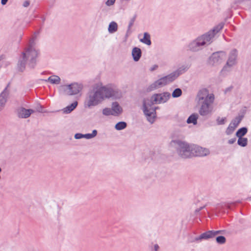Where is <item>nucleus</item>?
<instances>
[{
  "label": "nucleus",
  "mask_w": 251,
  "mask_h": 251,
  "mask_svg": "<svg viewBox=\"0 0 251 251\" xmlns=\"http://www.w3.org/2000/svg\"><path fill=\"white\" fill-rule=\"evenodd\" d=\"M197 99L201 105L199 111L200 114L202 116L210 115L213 110L212 104L214 100V95L209 94L207 89H203L198 93Z\"/></svg>",
  "instance_id": "4"
},
{
  "label": "nucleus",
  "mask_w": 251,
  "mask_h": 251,
  "mask_svg": "<svg viewBox=\"0 0 251 251\" xmlns=\"http://www.w3.org/2000/svg\"><path fill=\"white\" fill-rule=\"evenodd\" d=\"M140 42L147 45H151V41L150 40V34L147 32H145L144 33V37L143 38L140 39Z\"/></svg>",
  "instance_id": "21"
},
{
  "label": "nucleus",
  "mask_w": 251,
  "mask_h": 251,
  "mask_svg": "<svg viewBox=\"0 0 251 251\" xmlns=\"http://www.w3.org/2000/svg\"><path fill=\"white\" fill-rule=\"evenodd\" d=\"M8 93L4 90L0 95V110L4 106L7 100Z\"/></svg>",
  "instance_id": "17"
},
{
  "label": "nucleus",
  "mask_w": 251,
  "mask_h": 251,
  "mask_svg": "<svg viewBox=\"0 0 251 251\" xmlns=\"http://www.w3.org/2000/svg\"><path fill=\"white\" fill-rule=\"evenodd\" d=\"M131 54L133 60L137 62L139 60L141 57V50L137 47L133 48L132 50Z\"/></svg>",
  "instance_id": "16"
},
{
  "label": "nucleus",
  "mask_w": 251,
  "mask_h": 251,
  "mask_svg": "<svg viewBox=\"0 0 251 251\" xmlns=\"http://www.w3.org/2000/svg\"><path fill=\"white\" fill-rule=\"evenodd\" d=\"M134 22V19H132V20H131V21H130V22L128 24V28H130L132 27V26L133 25Z\"/></svg>",
  "instance_id": "35"
},
{
  "label": "nucleus",
  "mask_w": 251,
  "mask_h": 251,
  "mask_svg": "<svg viewBox=\"0 0 251 251\" xmlns=\"http://www.w3.org/2000/svg\"><path fill=\"white\" fill-rule=\"evenodd\" d=\"M97 130L96 129H94L92 131V133H87L83 134L84 138L87 139H90L94 138L97 135Z\"/></svg>",
  "instance_id": "24"
},
{
  "label": "nucleus",
  "mask_w": 251,
  "mask_h": 251,
  "mask_svg": "<svg viewBox=\"0 0 251 251\" xmlns=\"http://www.w3.org/2000/svg\"><path fill=\"white\" fill-rule=\"evenodd\" d=\"M188 66H182L180 67L177 70L171 73L170 74L162 77L153 83H151L148 87L149 91H152L155 89L161 88L166 85L173 82L180 75L185 73L189 68Z\"/></svg>",
  "instance_id": "5"
},
{
  "label": "nucleus",
  "mask_w": 251,
  "mask_h": 251,
  "mask_svg": "<svg viewBox=\"0 0 251 251\" xmlns=\"http://www.w3.org/2000/svg\"><path fill=\"white\" fill-rule=\"evenodd\" d=\"M122 97L121 91L114 85L98 84L88 93L84 106L85 108H91L102 103L106 99L118 100Z\"/></svg>",
  "instance_id": "1"
},
{
  "label": "nucleus",
  "mask_w": 251,
  "mask_h": 251,
  "mask_svg": "<svg viewBox=\"0 0 251 251\" xmlns=\"http://www.w3.org/2000/svg\"><path fill=\"white\" fill-rule=\"evenodd\" d=\"M158 66L157 65H154L153 67H152L151 69H150V71H153L155 70H156Z\"/></svg>",
  "instance_id": "37"
},
{
  "label": "nucleus",
  "mask_w": 251,
  "mask_h": 251,
  "mask_svg": "<svg viewBox=\"0 0 251 251\" xmlns=\"http://www.w3.org/2000/svg\"><path fill=\"white\" fill-rule=\"evenodd\" d=\"M111 108L113 113V116H119L123 112L122 107L117 101L113 102L111 103Z\"/></svg>",
  "instance_id": "13"
},
{
  "label": "nucleus",
  "mask_w": 251,
  "mask_h": 251,
  "mask_svg": "<svg viewBox=\"0 0 251 251\" xmlns=\"http://www.w3.org/2000/svg\"><path fill=\"white\" fill-rule=\"evenodd\" d=\"M249 200L251 201V197L249 198Z\"/></svg>",
  "instance_id": "41"
},
{
  "label": "nucleus",
  "mask_w": 251,
  "mask_h": 251,
  "mask_svg": "<svg viewBox=\"0 0 251 251\" xmlns=\"http://www.w3.org/2000/svg\"><path fill=\"white\" fill-rule=\"evenodd\" d=\"M118 30V25L115 22H111L110 23L108 27V31L110 33H113L116 32Z\"/></svg>",
  "instance_id": "20"
},
{
  "label": "nucleus",
  "mask_w": 251,
  "mask_h": 251,
  "mask_svg": "<svg viewBox=\"0 0 251 251\" xmlns=\"http://www.w3.org/2000/svg\"><path fill=\"white\" fill-rule=\"evenodd\" d=\"M171 145L176 148L178 155L183 158H187L193 156L194 145L180 141H173Z\"/></svg>",
  "instance_id": "7"
},
{
  "label": "nucleus",
  "mask_w": 251,
  "mask_h": 251,
  "mask_svg": "<svg viewBox=\"0 0 251 251\" xmlns=\"http://www.w3.org/2000/svg\"><path fill=\"white\" fill-rule=\"evenodd\" d=\"M247 132V128L246 127H242L239 129L236 132V136L238 137H242Z\"/></svg>",
  "instance_id": "25"
},
{
  "label": "nucleus",
  "mask_w": 251,
  "mask_h": 251,
  "mask_svg": "<svg viewBox=\"0 0 251 251\" xmlns=\"http://www.w3.org/2000/svg\"><path fill=\"white\" fill-rule=\"evenodd\" d=\"M235 141H236L235 138L231 139L228 141V143L230 144H232L234 143L235 142Z\"/></svg>",
  "instance_id": "36"
},
{
  "label": "nucleus",
  "mask_w": 251,
  "mask_h": 251,
  "mask_svg": "<svg viewBox=\"0 0 251 251\" xmlns=\"http://www.w3.org/2000/svg\"><path fill=\"white\" fill-rule=\"evenodd\" d=\"M241 121V118L240 117H236L233 119L230 123L228 127L227 128L226 133L227 135L231 134L234 131L235 128L237 127Z\"/></svg>",
  "instance_id": "12"
},
{
  "label": "nucleus",
  "mask_w": 251,
  "mask_h": 251,
  "mask_svg": "<svg viewBox=\"0 0 251 251\" xmlns=\"http://www.w3.org/2000/svg\"><path fill=\"white\" fill-rule=\"evenodd\" d=\"M82 138H84V136L83 134L81 133H76L75 135V138L76 139H80Z\"/></svg>",
  "instance_id": "33"
},
{
  "label": "nucleus",
  "mask_w": 251,
  "mask_h": 251,
  "mask_svg": "<svg viewBox=\"0 0 251 251\" xmlns=\"http://www.w3.org/2000/svg\"><path fill=\"white\" fill-rule=\"evenodd\" d=\"M154 250L155 251H157L158 250L159 247L157 245H155L154 246Z\"/></svg>",
  "instance_id": "40"
},
{
  "label": "nucleus",
  "mask_w": 251,
  "mask_h": 251,
  "mask_svg": "<svg viewBox=\"0 0 251 251\" xmlns=\"http://www.w3.org/2000/svg\"><path fill=\"white\" fill-rule=\"evenodd\" d=\"M198 118V115L197 114H192L187 120V123L188 124H193L196 125L197 123V119Z\"/></svg>",
  "instance_id": "22"
},
{
  "label": "nucleus",
  "mask_w": 251,
  "mask_h": 251,
  "mask_svg": "<svg viewBox=\"0 0 251 251\" xmlns=\"http://www.w3.org/2000/svg\"><path fill=\"white\" fill-rule=\"evenodd\" d=\"M102 114L105 116H113V113L111 108H104L102 111Z\"/></svg>",
  "instance_id": "27"
},
{
  "label": "nucleus",
  "mask_w": 251,
  "mask_h": 251,
  "mask_svg": "<svg viewBox=\"0 0 251 251\" xmlns=\"http://www.w3.org/2000/svg\"><path fill=\"white\" fill-rule=\"evenodd\" d=\"M7 1H8V0H1V4L5 5L7 3Z\"/></svg>",
  "instance_id": "39"
},
{
  "label": "nucleus",
  "mask_w": 251,
  "mask_h": 251,
  "mask_svg": "<svg viewBox=\"0 0 251 251\" xmlns=\"http://www.w3.org/2000/svg\"><path fill=\"white\" fill-rule=\"evenodd\" d=\"M45 81H48L52 84H59L60 83L61 79L60 78L55 75H53L50 76L48 79L45 80Z\"/></svg>",
  "instance_id": "18"
},
{
  "label": "nucleus",
  "mask_w": 251,
  "mask_h": 251,
  "mask_svg": "<svg viewBox=\"0 0 251 251\" xmlns=\"http://www.w3.org/2000/svg\"><path fill=\"white\" fill-rule=\"evenodd\" d=\"M221 230L217 231H208L201 234L199 237L196 238V240H200L202 239H208L214 237L216 235L220 233Z\"/></svg>",
  "instance_id": "14"
},
{
  "label": "nucleus",
  "mask_w": 251,
  "mask_h": 251,
  "mask_svg": "<svg viewBox=\"0 0 251 251\" xmlns=\"http://www.w3.org/2000/svg\"><path fill=\"white\" fill-rule=\"evenodd\" d=\"M237 57V51L236 50H233L230 52L226 65L224 67L225 69L229 67H232L236 63V59Z\"/></svg>",
  "instance_id": "10"
},
{
  "label": "nucleus",
  "mask_w": 251,
  "mask_h": 251,
  "mask_svg": "<svg viewBox=\"0 0 251 251\" xmlns=\"http://www.w3.org/2000/svg\"><path fill=\"white\" fill-rule=\"evenodd\" d=\"M115 1L116 0H107L105 2V5L107 6H111L114 4Z\"/></svg>",
  "instance_id": "30"
},
{
  "label": "nucleus",
  "mask_w": 251,
  "mask_h": 251,
  "mask_svg": "<svg viewBox=\"0 0 251 251\" xmlns=\"http://www.w3.org/2000/svg\"><path fill=\"white\" fill-rule=\"evenodd\" d=\"M209 153L210 151L208 149L194 145L193 156H205Z\"/></svg>",
  "instance_id": "11"
},
{
  "label": "nucleus",
  "mask_w": 251,
  "mask_h": 251,
  "mask_svg": "<svg viewBox=\"0 0 251 251\" xmlns=\"http://www.w3.org/2000/svg\"><path fill=\"white\" fill-rule=\"evenodd\" d=\"M36 110L39 112H44L43 107L40 104H38L36 107Z\"/></svg>",
  "instance_id": "32"
},
{
  "label": "nucleus",
  "mask_w": 251,
  "mask_h": 251,
  "mask_svg": "<svg viewBox=\"0 0 251 251\" xmlns=\"http://www.w3.org/2000/svg\"><path fill=\"white\" fill-rule=\"evenodd\" d=\"M226 54L223 51H218L212 53L209 57L208 63L210 65L216 66L221 64L226 59Z\"/></svg>",
  "instance_id": "9"
},
{
  "label": "nucleus",
  "mask_w": 251,
  "mask_h": 251,
  "mask_svg": "<svg viewBox=\"0 0 251 251\" xmlns=\"http://www.w3.org/2000/svg\"><path fill=\"white\" fill-rule=\"evenodd\" d=\"M30 4V1L29 0H25L24 2L23 5L25 7H28Z\"/></svg>",
  "instance_id": "34"
},
{
  "label": "nucleus",
  "mask_w": 251,
  "mask_h": 251,
  "mask_svg": "<svg viewBox=\"0 0 251 251\" xmlns=\"http://www.w3.org/2000/svg\"><path fill=\"white\" fill-rule=\"evenodd\" d=\"M182 91L180 89H176L172 93V96L174 98H177L181 95Z\"/></svg>",
  "instance_id": "28"
},
{
  "label": "nucleus",
  "mask_w": 251,
  "mask_h": 251,
  "mask_svg": "<svg viewBox=\"0 0 251 251\" xmlns=\"http://www.w3.org/2000/svg\"><path fill=\"white\" fill-rule=\"evenodd\" d=\"M225 118H218L217 119V122L219 125L224 124H225Z\"/></svg>",
  "instance_id": "31"
},
{
  "label": "nucleus",
  "mask_w": 251,
  "mask_h": 251,
  "mask_svg": "<svg viewBox=\"0 0 251 251\" xmlns=\"http://www.w3.org/2000/svg\"><path fill=\"white\" fill-rule=\"evenodd\" d=\"M130 33H131L130 28H128L126 35V37H127L130 34Z\"/></svg>",
  "instance_id": "38"
},
{
  "label": "nucleus",
  "mask_w": 251,
  "mask_h": 251,
  "mask_svg": "<svg viewBox=\"0 0 251 251\" xmlns=\"http://www.w3.org/2000/svg\"><path fill=\"white\" fill-rule=\"evenodd\" d=\"M216 240L218 243L223 244L226 242V239L224 236H220L216 238Z\"/></svg>",
  "instance_id": "29"
},
{
  "label": "nucleus",
  "mask_w": 251,
  "mask_h": 251,
  "mask_svg": "<svg viewBox=\"0 0 251 251\" xmlns=\"http://www.w3.org/2000/svg\"><path fill=\"white\" fill-rule=\"evenodd\" d=\"M238 144L242 147H245L247 144V139L246 138L238 137Z\"/></svg>",
  "instance_id": "26"
},
{
  "label": "nucleus",
  "mask_w": 251,
  "mask_h": 251,
  "mask_svg": "<svg viewBox=\"0 0 251 251\" xmlns=\"http://www.w3.org/2000/svg\"><path fill=\"white\" fill-rule=\"evenodd\" d=\"M37 51L32 47H30L25 52H23L20 57L18 67L23 71L27 64L31 68H33L36 63V58L37 57Z\"/></svg>",
  "instance_id": "6"
},
{
  "label": "nucleus",
  "mask_w": 251,
  "mask_h": 251,
  "mask_svg": "<svg viewBox=\"0 0 251 251\" xmlns=\"http://www.w3.org/2000/svg\"><path fill=\"white\" fill-rule=\"evenodd\" d=\"M126 126L127 124L126 122H119L115 125V128L117 130H121L125 129Z\"/></svg>",
  "instance_id": "23"
},
{
  "label": "nucleus",
  "mask_w": 251,
  "mask_h": 251,
  "mask_svg": "<svg viewBox=\"0 0 251 251\" xmlns=\"http://www.w3.org/2000/svg\"><path fill=\"white\" fill-rule=\"evenodd\" d=\"M170 97V93L164 92L161 94H155L150 99H147L143 101V112L147 120L152 124L156 117L155 109L152 106L154 104H160L166 102Z\"/></svg>",
  "instance_id": "2"
},
{
  "label": "nucleus",
  "mask_w": 251,
  "mask_h": 251,
  "mask_svg": "<svg viewBox=\"0 0 251 251\" xmlns=\"http://www.w3.org/2000/svg\"><path fill=\"white\" fill-rule=\"evenodd\" d=\"M60 88L67 95H74L79 93L82 89V85L77 83H73L69 85H62Z\"/></svg>",
  "instance_id": "8"
},
{
  "label": "nucleus",
  "mask_w": 251,
  "mask_h": 251,
  "mask_svg": "<svg viewBox=\"0 0 251 251\" xmlns=\"http://www.w3.org/2000/svg\"><path fill=\"white\" fill-rule=\"evenodd\" d=\"M223 28L222 25L215 27L212 30L192 41L188 45V50L191 51L197 52L202 50L210 44L216 33Z\"/></svg>",
  "instance_id": "3"
},
{
  "label": "nucleus",
  "mask_w": 251,
  "mask_h": 251,
  "mask_svg": "<svg viewBox=\"0 0 251 251\" xmlns=\"http://www.w3.org/2000/svg\"><path fill=\"white\" fill-rule=\"evenodd\" d=\"M34 111L32 109H26L24 107H21L17 110V114L20 118H27L29 117L30 115L34 113Z\"/></svg>",
  "instance_id": "15"
},
{
  "label": "nucleus",
  "mask_w": 251,
  "mask_h": 251,
  "mask_svg": "<svg viewBox=\"0 0 251 251\" xmlns=\"http://www.w3.org/2000/svg\"><path fill=\"white\" fill-rule=\"evenodd\" d=\"M77 105V102L75 101L71 105L67 106L64 108L62 110L65 113H69L74 110Z\"/></svg>",
  "instance_id": "19"
}]
</instances>
